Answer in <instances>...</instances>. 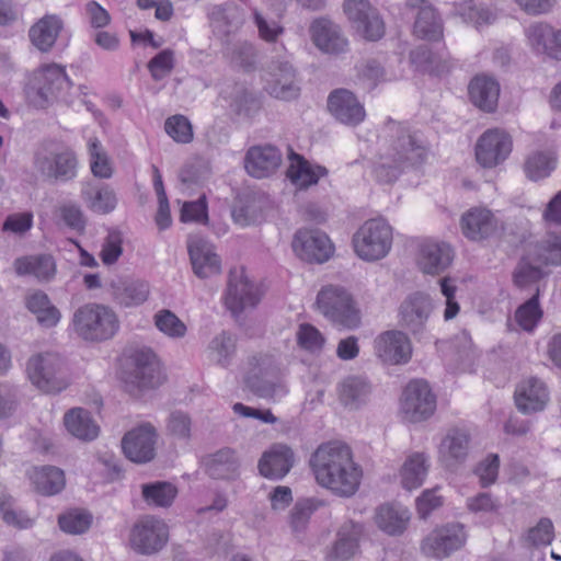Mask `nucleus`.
Returning a JSON list of instances; mask_svg holds the SVG:
<instances>
[{
	"label": "nucleus",
	"mask_w": 561,
	"mask_h": 561,
	"mask_svg": "<svg viewBox=\"0 0 561 561\" xmlns=\"http://www.w3.org/2000/svg\"><path fill=\"white\" fill-rule=\"evenodd\" d=\"M316 482L339 497H352L359 490L363 468L352 449L341 442L320 445L310 457Z\"/></svg>",
	"instance_id": "f257e3e1"
},
{
	"label": "nucleus",
	"mask_w": 561,
	"mask_h": 561,
	"mask_svg": "<svg viewBox=\"0 0 561 561\" xmlns=\"http://www.w3.org/2000/svg\"><path fill=\"white\" fill-rule=\"evenodd\" d=\"M70 334L87 343H102L113 339L119 330V319L113 308L104 304L89 302L72 314Z\"/></svg>",
	"instance_id": "f03ea898"
},
{
	"label": "nucleus",
	"mask_w": 561,
	"mask_h": 561,
	"mask_svg": "<svg viewBox=\"0 0 561 561\" xmlns=\"http://www.w3.org/2000/svg\"><path fill=\"white\" fill-rule=\"evenodd\" d=\"M80 88L73 89L64 67L57 64L43 65L28 77L25 92L28 100L43 107L54 100L72 102L71 95Z\"/></svg>",
	"instance_id": "7ed1b4c3"
},
{
	"label": "nucleus",
	"mask_w": 561,
	"mask_h": 561,
	"mask_svg": "<svg viewBox=\"0 0 561 561\" xmlns=\"http://www.w3.org/2000/svg\"><path fill=\"white\" fill-rule=\"evenodd\" d=\"M24 373L30 383L46 394L59 393L70 383L66 362L55 351L32 354L25 363Z\"/></svg>",
	"instance_id": "20e7f679"
},
{
	"label": "nucleus",
	"mask_w": 561,
	"mask_h": 561,
	"mask_svg": "<svg viewBox=\"0 0 561 561\" xmlns=\"http://www.w3.org/2000/svg\"><path fill=\"white\" fill-rule=\"evenodd\" d=\"M426 152L420 135L405 133L396 140L387 154L380 156L374 163L373 173L379 182H392L401 168L420 164L425 159Z\"/></svg>",
	"instance_id": "39448f33"
},
{
	"label": "nucleus",
	"mask_w": 561,
	"mask_h": 561,
	"mask_svg": "<svg viewBox=\"0 0 561 561\" xmlns=\"http://www.w3.org/2000/svg\"><path fill=\"white\" fill-rule=\"evenodd\" d=\"M393 229L381 217L364 221L352 236L355 255L368 263L383 260L392 249Z\"/></svg>",
	"instance_id": "423d86ee"
},
{
	"label": "nucleus",
	"mask_w": 561,
	"mask_h": 561,
	"mask_svg": "<svg viewBox=\"0 0 561 561\" xmlns=\"http://www.w3.org/2000/svg\"><path fill=\"white\" fill-rule=\"evenodd\" d=\"M316 304L320 313L335 325L353 330L360 324V311L344 286H323L317 295Z\"/></svg>",
	"instance_id": "0eeeda50"
},
{
	"label": "nucleus",
	"mask_w": 561,
	"mask_h": 561,
	"mask_svg": "<svg viewBox=\"0 0 561 561\" xmlns=\"http://www.w3.org/2000/svg\"><path fill=\"white\" fill-rule=\"evenodd\" d=\"M248 366L245 383L255 394L273 401H278L287 394V385L278 375L273 357H254Z\"/></svg>",
	"instance_id": "6e6552de"
},
{
	"label": "nucleus",
	"mask_w": 561,
	"mask_h": 561,
	"mask_svg": "<svg viewBox=\"0 0 561 561\" xmlns=\"http://www.w3.org/2000/svg\"><path fill=\"white\" fill-rule=\"evenodd\" d=\"M342 8L356 36L369 42L383 37L385 22L378 9L369 0H344Z\"/></svg>",
	"instance_id": "1a4fd4ad"
},
{
	"label": "nucleus",
	"mask_w": 561,
	"mask_h": 561,
	"mask_svg": "<svg viewBox=\"0 0 561 561\" xmlns=\"http://www.w3.org/2000/svg\"><path fill=\"white\" fill-rule=\"evenodd\" d=\"M291 250L302 262L322 264L333 256L335 247L324 231L318 228H300L294 233Z\"/></svg>",
	"instance_id": "9d476101"
},
{
	"label": "nucleus",
	"mask_w": 561,
	"mask_h": 561,
	"mask_svg": "<svg viewBox=\"0 0 561 561\" xmlns=\"http://www.w3.org/2000/svg\"><path fill=\"white\" fill-rule=\"evenodd\" d=\"M436 410V396L425 380L410 381L402 392L400 411L412 423L430 419Z\"/></svg>",
	"instance_id": "9b49d317"
},
{
	"label": "nucleus",
	"mask_w": 561,
	"mask_h": 561,
	"mask_svg": "<svg viewBox=\"0 0 561 561\" xmlns=\"http://www.w3.org/2000/svg\"><path fill=\"white\" fill-rule=\"evenodd\" d=\"M454 261L451 245L436 238H424L415 250V264L425 275L437 276L444 273Z\"/></svg>",
	"instance_id": "f8f14e48"
},
{
	"label": "nucleus",
	"mask_w": 561,
	"mask_h": 561,
	"mask_svg": "<svg viewBox=\"0 0 561 561\" xmlns=\"http://www.w3.org/2000/svg\"><path fill=\"white\" fill-rule=\"evenodd\" d=\"M513 138L504 129L491 128L485 130L476 144V159L486 169L502 164L512 153Z\"/></svg>",
	"instance_id": "ddd939ff"
},
{
	"label": "nucleus",
	"mask_w": 561,
	"mask_h": 561,
	"mask_svg": "<svg viewBox=\"0 0 561 561\" xmlns=\"http://www.w3.org/2000/svg\"><path fill=\"white\" fill-rule=\"evenodd\" d=\"M374 353L385 365L400 366L408 364L413 354L409 335L401 330H387L374 340Z\"/></svg>",
	"instance_id": "4468645a"
},
{
	"label": "nucleus",
	"mask_w": 561,
	"mask_h": 561,
	"mask_svg": "<svg viewBox=\"0 0 561 561\" xmlns=\"http://www.w3.org/2000/svg\"><path fill=\"white\" fill-rule=\"evenodd\" d=\"M434 308L430 294L420 290L410 293L399 306V323L413 334L420 333L425 329Z\"/></svg>",
	"instance_id": "2eb2a0df"
},
{
	"label": "nucleus",
	"mask_w": 561,
	"mask_h": 561,
	"mask_svg": "<svg viewBox=\"0 0 561 561\" xmlns=\"http://www.w3.org/2000/svg\"><path fill=\"white\" fill-rule=\"evenodd\" d=\"M260 300L259 288L250 280L243 267H234L229 273L225 306L237 316L247 308L254 307Z\"/></svg>",
	"instance_id": "dca6fc26"
},
{
	"label": "nucleus",
	"mask_w": 561,
	"mask_h": 561,
	"mask_svg": "<svg viewBox=\"0 0 561 561\" xmlns=\"http://www.w3.org/2000/svg\"><path fill=\"white\" fill-rule=\"evenodd\" d=\"M169 538L167 524L152 516L138 520L130 533V545L144 554H151L161 550Z\"/></svg>",
	"instance_id": "f3484780"
},
{
	"label": "nucleus",
	"mask_w": 561,
	"mask_h": 561,
	"mask_svg": "<svg viewBox=\"0 0 561 561\" xmlns=\"http://www.w3.org/2000/svg\"><path fill=\"white\" fill-rule=\"evenodd\" d=\"M128 379L139 389H152L162 383L161 364L151 350H137L130 355Z\"/></svg>",
	"instance_id": "a211bd4d"
},
{
	"label": "nucleus",
	"mask_w": 561,
	"mask_h": 561,
	"mask_svg": "<svg viewBox=\"0 0 561 561\" xmlns=\"http://www.w3.org/2000/svg\"><path fill=\"white\" fill-rule=\"evenodd\" d=\"M466 540L467 534L463 525L459 523L448 524L433 530L423 540L421 550L428 557L443 559L460 549Z\"/></svg>",
	"instance_id": "6ab92c4d"
},
{
	"label": "nucleus",
	"mask_w": 561,
	"mask_h": 561,
	"mask_svg": "<svg viewBox=\"0 0 561 561\" xmlns=\"http://www.w3.org/2000/svg\"><path fill=\"white\" fill-rule=\"evenodd\" d=\"M34 167L47 179L67 181L77 174V159L69 150L54 152L41 149L35 154Z\"/></svg>",
	"instance_id": "aec40b11"
},
{
	"label": "nucleus",
	"mask_w": 561,
	"mask_h": 561,
	"mask_svg": "<svg viewBox=\"0 0 561 561\" xmlns=\"http://www.w3.org/2000/svg\"><path fill=\"white\" fill-rule=\"evenodd\" d=\"M462 234L471 241H482L502 229L499 218L485 207H472L460 218Z\"/></svg>",
	"instance_id": "412c9836"
},
{
	"label": "nucleus",
	"mask_w": 561,
	"mask_h": 561,
	"mask_svg": "<svg viewBox=\"0 0 561 561\" xmlns=\"http://www.w3.org/2000/svg\"><path fill=\"white\" fill-rule=\"evenodd\" d=\"M525 37L534 53L561 61V27L536 22L525 30Z\"/></svg>",
	"instance_id": "4be33fe9"
},
{
	"label": "nucleus",
	"mask_w": 561,
	"mask_h": 561,
	"mask_svg": "<svg viewBox=\"0 0 561 561\" xmlns=\"http://www.w3.org/2000/svg\"><path fill=\"white\" fill-rule=\"evenodd\" d=\"M469 433L461 427L448 428L437 446V460L453 469L465 461L469 451Z\"/></svg>",
	"instance_id": "5701e85b"
},
{
	"label": "nucleus",
	"mask_w": 561,
	"mask_h": 561,
	"mask_svg": "<svg viewBox=\"0 0 561 561\" xmlns=\"http://www.w3.org/2000/svg\"><path fill=\"white\" fill-rule=\"evenodd\" d=\"M187 250L196 276L207 278L220 273V257L209 241L199 236H190Z\"/></svg>",
	"instance_id": "b1692460"
},
{
	"label": "nucleus",
	"mask_w": 561,
	"mask_h": 561,
	"mask_svg": "<svg viewBox=\"0 0 561 561\" xmlns=\"http://www.w3.org/2000/svg\"><path fill=\"white\" fill-rule=\"evenodd\" d=\"M328 110L336 121L350 126L358 125L366 117L364 105L346 89H337L330 93Z\"/></svg>",
	"instance_id": "393cba45"
},
{
	"label": "nucleus",
	"mask_w": 561,
	"mask_h": 561,
	"mask_svg": "<svg viewBox=\"0 0 561 561\" xmlns=\"http://www.w3.org/2000/svg\"><path fill=\"white\" fill-rule=\"evenodd\" d=\"M309 33L314 46L325 54L337 55L348 48V39L341 27L329 19L314 20L309 27Z\"/></svg>",
	"instance_id": "a878e982"
},
{
	"label": "nucleus",
	"mask_w": 561,
	"mask_h": 561,
	"mask_svg": "<svg viewBox=\"0 0 561 561\" xmlns=\"http://www.w3.org/2000/svg\"><path fill=\"white\" fill-rule=\"evenodd\" d=\"M156 431L149 424H142L125 434L122 447L125 456L133 462L144 463L154 457Z\"/></svg>",
	"instance_id": "bb28decb"
},
{
	"label": "nucleus",
	"mask_w": 561,
	"mask_h": 561,
	"mask_svg": "<svg viewBox=\"0 0 561 561\" xmlns=\"http://www.w3.org/2000/svg\"><path fill=\"white\" fill-rule=\"evenodd\" d=\"M408 10L415 14L413 24V34L422 39L438 41L443 36V27L440 20L426 0H408Z\"/></svg>",
	"instance_id": "cd10ccee"
},
{
	"label": "nucleus",
	"mask_w": 561,
	"mask_h": 561,
	"mask_svg": "<svg viewBox=\"0 0 561 561\" xmlns=\"http://www.w3.org/2000/svg\"><path fill=\"white\" fill-rule=\"evenodd\" d=\"M114 301L122 308H137L148 301L150 283L141 278H121L112 282Z\"/></svg>",
	"instance_id": "c85d7f7f"
},
{
	"label": "nucleus",
	"mask_w": 561,
	"mask_h": 561,
	"mask_svg": "<svg viewBox=\"0 0 561 561\" xmlns=\"http://www.w3.org/2000/svg\"><path fill=\"white\" fill-rule=\"evenodd\" d=\"M282 163V153L274 146L251 147L244 159L247 172L256 179H263L276 172Z\"/></svg>",
	"instance_id": "c756f323"
},
{
	"label": "nucleus",
	"mask_w": 561,
	"mask_h": 561,
	"mask_svg": "<svg viewBox=\"0 0 561 561\" xmlns=\"http://www.w3.org/2000/svg\"><path fill=\"white\" fill-rule=\"evenodd\" d=\"M362 533L360 524L352 520L343 523L337 530L334 545L324 556V561H351L358 552Z\"/></svg>",
	"instance_id": "7c9ffc66"
},
{
	"label": "nucleus",
	"mask_w": 561,
	"mask_h": 561,
	"mask_svg": "<svg viewBox=\"0 0 561 561\" xmlns=\"http://www.w3.org/2000/svg\"><path fill=\"white\" fill-rule=\"evenodd\" d=\"M514 398L520 412L533 413L545 409L549 392L542 380L529 377L517 385Z\"/></svg>",
	"instance_id": "2f4dec72"
},
{
	"label": "nucleus",
	"mask_w": 561,
	"mask_h": 561,
	"mask_svg": "<svg viewBox=\"0 0 561 561\" xmlns=\"http://www.w3.org/2000/svg\"><path fill=\"white\" fill-rule=\"evenodd\" d=\"M265 89L277 99L290 100L296 98L298 88L295 83L293 67L287 61L271 65L265 75Z\"/></svg>",
	"instance_id": "473e14b6"
},
{
	"label": "nucleus",
	"mask_w": 561,
	"mask_h": 561,
	"mask_svg": "<svg viewBox=\"0 0 561 561\" xmlns=\"http://www.w3.org/2000/svg\"><path fill=\"white\" fill-rule=\"evenodd\" d=\"M289 164L286 171L287 179L298 190H306L316 185L328 175L327 168L313 163L298 153H290Z\"/></svg>",
	"instance_id": "72a5a7b5"
},
{
	"label": "nucleus",
	"mask_w": 561,
	"mask_h": 561,
	"mask_svg": "<svg viewBox=\"0 0 561 561\" xmlns=\"http://www.w3.org/2000/svg\"><path fill=\"white\" fill-rule=\"evenodd\" d=\"M294 460L291 448L284 444H275L262 455L257 468L263 477L278 480L290 471Z\"/></svg>",
	"instance_id": "f704fd0d"
},
{
	"label": "nucleus",
	"mask_w": 561,
	"mask_h": 561,
	"mask_svg": "<svg viewBox=\"0 0 561 561\" xmlns=\"http://www.w3.org/2000/svg\"><path fill=\"white\" fill-rule=\"evenodd\" d=\"M375 524L389 536L402 535L411 519V512L401 504L386 503L376 508Z\"/></svg>",
	"instance_id": "c9c22d12"
},
{
	"label": "nucleus",
	"mask_w": 561,
	"mask_h": 561,
	"mask_svg": "<svg viewBox=\"0 0 561 561\" xmlns=\"http://www.w3.org/2000/svg\"><path fill=\"white\" fill-rule=\"evenodd\" d=\"M64 28V21L57 14H45L28 30V37L34 47L43 53L49 51Z\"/></svg>",
	"instance_id": "e433bc0d"
},
{
	"label": "nucleus",
	"mask_w": 561,
	"mask_h": 561,
	"mask_svg": "<svg viewBox=\"0 0 561 561\" xmlns=\"http://www.w3.org/2000/svg\"><path fill=\"white\" fill-rule=\"evenodd\" d=\"M430 469V458L425 453L410 454L398 472L400 485L407 491L419 489L425 481Z\"/></svg>",
	"instance_id": "4c0bfd02"
},
{
	"label": "nucleus",
	"mask_w": 561,
	"mask_h": 561,
	"mask_svg": "<svg viewBox=\"0 0 561 561\" xmlns=\"http://www.w3.org/2000/svg\"><path fill=\"white\" fill-rule=\"evenodd\" d=\"M468 90L471 102L481 110L492 112L496 107L500 84L494 78L485 75L477 76L471 80Z\"/></svg>",
	"instance_id": "58836bf2"
},
{
	"label": "nucleus",
	"mask_w": 561,
	"mask_h": 561,
	"mask_svg": "<svg viewBox=\"0 0 561 561\" xmlns=\"http://www.w3.org/2000/svg\"><path fill=\"white\" fill-rule=\"evenodd\" d=\"M67 432L80 440H93L99 436V425L89 411L83 408H73L64 416Z\"/></svg>",
	"instance_id": "ea45409f"
},
{
	"label": "nucleus",
	"mask_w": 561,
	"mask_h": 561,
	"mask_svg": "<svg viewBox=\"0 0 561 561\" xmlns=\"http://www.w3.org/2000/svg\"><path fill=\"white\" fill-rule=\"evenodd\" d=\"M285 10V3L278 1L273 4V9L268 11L253 12L254 23L257 28L260 38L265 42H276L277 38L284 33V27L280 23L283 12Z\"/></svg>",
	"instance_id": "a19ab883"
},
{
	"label": "nucleus",
	"mask_w": 561,
	"mask_h": 561,
	"mask_svg": "<svg viewBox=\"0 0 561 561\" xmlns=\"http://www.w3.org/2000/svg\"><path fill=\"white\" fill-rule=\"evenodd\" d=\"M27 476L36 491L44 495L57 494L65 488V473L54 466L33 467Z\"/></svg>",
	"instance_id": "79ce46f5"
},
{
	"label": "nucleus",
	"mask_w": 561,
	"mask_h": 561,
	"mask_svg": "<svg viewBox=\"0 0 561 561\" xmlns=\"http://www.w3.org/2000/svg\"><path fill=\"white\" fill-rule=\"evenodd\" d=\"M371 386L366 378L347 377L337 389L340 402L347 409L355 410L365 404L370 396Z\"/></svg>",
	"instance_id": "37998d69"
},
{
	"label": "nucleus",
	"mask_w": 561,
	"mask_h": 561,
	"mask_svg": "<svg viewBox=\"0 0 561 561\" xmlns=\"http://www.w3.org/2000/svg\"><path fill=\"white\" fill-rule=\"evenodd\" d=\"M529 256L542 265H561V232H549L540 241L526 245Z\"/></svg>",
	"instance_id": "c03bdc74"
},
{
	"label": "nucleus",
	"mask_w": 561,
	"mask_h": 561,
	"mask_svg": "<svg viewBox=\"0 0 561 561\" xmlns=\"http://www.w3.org/2000/svg\"><path fill=\"white\" fill-rule=\"evenodd\" d=\"M82 199L91 211L102 215L112 213L117 206L116 194L108 185H84Z\"/></svg>",
	"instance_id": "a18cd8bd"
},
{
	"label": "nucleus",
	"mask_w": 561,
	"mask_h": 561,
	"mask_svg": "<svg viewBox=\"0 0 561 561\" xmlns=\"http://www.w3.org/2000/svg\"><path fill=\"white\" fill-rule=\"evenodd\" d=\"M14 270L18 275H33L41 280H49L56 273V263L51 255L42 254L16 259Z\"/></svg>",
	"instance_id": "49530a36"
},
{
	"label": "nucleus",
	"mask_w": 561,
	"mask_h": 561,
	"mask_svg": "<svg viewBox=\"0 0 561 561\" xmlns=\"http://www.w3.org/2000/svg\"><path fill=\"white\" fill-rule=\"evenodd\" d=\"M558 158L553 151L536 150L530 152L524 163L527 179L537 182L549 178L556 170Z\"/></svg>",
	"instance_id": "de8ad7c7"
},
{
	"label": "nucleus",
	"mask_w": 561,
	"mask_h": 561,
	"mask_svg": "<svg viewBox=\"0 0 561 561\" xmlns=\"http://www.w3.org/2000/svg\"><path fill=\"white\" fill-rule=\"evenodd\" d=\"M26 307L42 327L53 328L60 321L59 310L50 302L48 296L42 291L31 294L26 299Z\"/></svg>",
	"instance_id": "09e8293b"
},
{
	"label": "nucleus",
	"mask_w": 561,
	"mask_h": 561,
	"mask_svg": "<svg viewBox=\"0 0 561 561\" xmlns=\"http://www.w3.org/2000/svg\"><path fill=\"white\" fill-rule=\"evenodd\" d=\"M458 13L466 23L471 24L477 30L493 24L499 16L497 10L488 4L474 3L471 0L465 1L458 7Z\"/></svg>",
	"instance_id": "8fccbe9b"
},
{
	"label": "nucleus",
	"mask_w": 561,
	"mask_h": 561,
	"mask_svg": "<svg viewBox=\"0 0 561 561\" xmlns=\"http://www.w3.org/2000/svg\"><path fill=\"white\" fill-rule=\"evenodd\" d=\"M466 507L482 523L491 524L499 516L502 504L492 494L480 492L467 499Z\"/></svg>",
	"instance_id": "3c124183"
},
{
	"label": "nucleus",
	"mask_w": 561,
	"mask_h": 561,
	"mask_svg": "<svg viewBox=\"0 0 561 561\" xmlns=\"http://www.w3.org/2000/svg\"><path fill=\"white\" fill-rule=\"evenodd\" d=\"M206 469L209 476L216 479L233 477L238 469L234 451L225 448L213 454L206 460Z\"/></svg>",
	"instance_id": "603ef678"
},
{
	"label": "nucleus",
	"mask_w": 561,
	"mask_h": 561,
	"mask_svg": "<svg viewBox=\"0 0 561 561\" xmlns=\"http://www.w3.org/2000/svg\"><path fill=\"white\" fill-rule=\"evenodd\" d=\"M322 505L317 499H306L296 503L290 512L289 526L293 534L301 539L308 528L311 515Z\"/></svg>",
	"instance_id": "864d4df0"
},
{
	"label": "nucleus",
	"mask_w": 561,
	"mask_h": 561,
	"mask_svg": "<svg viewBox=\"0 0 561 561\" xmlns=\"http://www.w3.org/2000/svg\"><path fill=\"white\" fill-rule=\"evenodd\" d=\"M539 289L526 302L520 305L514 314L515 323L525 332H533L540 322L543 311L538 300Z\"/></svg>",
	"instance_id": "5fc2aeb1"
},
{
	"label": "nucleus",
	"mask_w": 561,
	"mask_h": 561,
	"mask_svg": "<svg viewBox=\"0 0 561 561\" xmlns=\"http://www.w3.org/2000/svg\"><path fill=\"white\" fill-rule=\"evenodd\" d=\"M157 330L171 340H181L187 333L186 324L171 310L161 309L153 316Z\"/></svg>",
	"instance_id": "6e6d98bb"
},
{
	"label": "nucleus",
	"mask_w": 561,
	"mask_h": 561,
	"mask_svg": "<svg viewBox=\"0 0 561 561\" xmlns=\"http://www.w3.org/2000/svg\"><path fill=\"white\" fill-rule=\"evenodd\" d=\"M178 494V489L170 482H153L142 485V497L149 505L168 507Z\"/></svg>",
	"instance_id": "4d7b16f0"
},
{
	"label": "nucleus",
	"mask_w": 561,
	"mask_h": 561,
	"mask_svg": "<svg viewBox=\"0 0 561 561\" xmlns=\"http://www.w3.org/2000/svg\"><path fill=\"white\" fill-rule=\"evenodd\" d=\"M296 342L304 352L319 355L323 351L327 340L314 325L301 323L296 331Z\"/></svg>",
	"instance_id": "13d9d810"
},
{
	"label": "nucleus",
	"mask_w": 561,
	"mask_h": 561,
	"mask_svg": "<svg viewBox=\"0 0 561 561\" xmlns=\"http://www.w3.org/2000/svg\"><path fill=\"white\" fill-rule=\"evenodd\" d=\"M0 514L5 524L20 529L31 528L35 523L27 512L14 508L13 499L7 493L0 494Z\"/></svg>",
	"instance_id": "bf43d9fd"
},
{
	"label": "nucleus",
	"mask_w": 561,
	"mask_h": 561,
	"mask_svg": "<svg viewBox=\"0 0 561 561\" xmlns=\"http://www.w3.org/2000/svg\"><path fill=\"white\" fill-rule=\"evenodd\" d=\"M87 147L93 175L101 179L111 178L113 165L101 142L95 138H91L88 140Z\"/></svg>",
	"instance_id": "052dcab7"
},
{
	"label": "nucleus",
	"mask_w": 561,
	"mask_h": 561,
	"mask_svg": "<svg viewBox=\"0 0 561 561\" xmlns=\"http://www.w3.org/2000/svg\"><path fill=\"white\" fill-rule=\"evenodd\" d=\"M93 522L92 515L85 510H70L58 517L60 529L70 535H80L89 530Z\"/></svg>",
	"instance_id": "680f3d73"
},
{
	"label": "nucleus",
	"mask_w": 561,
	"mask_h": 561,
	"mask_svg": "<svg viewBox=\"0 0 561 561\" xmlns=\"http://www.w3.org/2000/svg\"><path fill=\"white\" fill-rule=\"evenodd\" d=\"M542 264L529 256V252L525 250V255L514 273V283L519 288H527L536 284L542 276Z\"/></svg>",
	"instance_id": "e2e57ef3"
},
{
	"label": "nucleus",
	"mask_w": 561,
	"mask_h": 561,
	"mask_svg": "<svg viewBox=\"0 0 561 561\" xmlns=\"http://www.w3.org/2000/svg\"><path fill=\"white\" fill-rule=\"evenodd\" d=\"M236 350V341L232 335L221 332L209 343L207 352L208 357L219 365H227Z\"/></svg>",
	"instance_id": "0e129e2a"
},
{
	"label": "nucleus",
	"mask_w": 561,
	"mask_h": 561,
	"mask_svg": "<svg viewBox=\"0 0 561 561\" xmlns=\"http://www.w3.org/2000/svg\"><path fill=\"white\" fill-rule=\"evenodd\" d=\"M440 294L445 299L444 320L450 321L460 312V305L456 294L458 290L456 279L451 276H444L438 280Z\"/></svg>",
	"instance_id": "69168bd1"
},
{
	"label": "nucleus",
	"mask_w": 561,
	"mask_h": 561,
	"mask_svg": "<svg viewBox=\"0 0 561 561\" xmlns=\"http://www.w3.org/2000/svg\"><path fill=\"white\" fill-rule=\"evenodd\" d=\"M164 128L167 134L176 142L187 144L193 138L191 123L182 115L168 118Z\"/></svg>",
	"instance_id": "338daca9"
},
{
	"label": "nucleus",
	"mask_w": 561,
	"mask_h": 561,
	"mask_svg": "<svg viewBox=\"0 0 561 561\" xmlns=\"http://www.w3.org/2000/svg\"><path fill=\"white\" fill-rule=\"evenodd\" d=\"M181 221L206 224L208 221L207 203L205 196L195 202H185L181 208Z\"/></svg>",
	"instance_id": "774afa93"
}]
</instances>
